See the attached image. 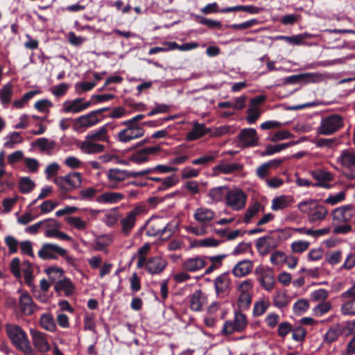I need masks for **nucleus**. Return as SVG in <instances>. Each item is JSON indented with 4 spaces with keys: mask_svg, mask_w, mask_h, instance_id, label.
<instances>
[{
    "mask_svg": "<svg viewBox=\"0 0 355 355\" xmlns=\"http://www.w3.org/2000/svg\"><path fill=\"white\" fill-rule=\"evenodd\" d=\"M260 208L261 204L259 202H255L252 205L249 206L245 213L243 222L249 223L250 219L257 214Z\"/></svg>",
    "mask_w": 355,
    "mask_h": 355,
    "instance_id": "50",
    "label": "nucleus"
},
{
    "mask_svg": "<svg viewBox=\"0 0 355 355\" xmlns=\"http://www.w3.org/2000/svg\"><path fill=\"white\" fill-rule=\"evenodd\" d=\"M297 208L302 213L307 214L309 222L312 223L321 222L328 214L327 209L314 200L302 201L297 205Z\"/></svg>",
    "mask_w": 355,
    "mask_h": 355,
    "instance_id": "2",
    "label": "nucleus"
},
{
    "mask_svg": "<svg viewBox=\"0 0 355 355\" xmlns=\"http://www.w3.org/2000/svg\"><path fill=\"white\" fill-rule=\"evenodd\" d=\"M195 17L196 19H199L198 22L200 24L205 25L209 28L220 29L222 27V24H221L220 21H219L207 19V18H205L200 15H195Z\"/></svg>",
    "mask_w": 355,
    "mask_h": 355,
    "instance_id": "52",
    "label": "nucleus"
},
{
    "mask_svg": "<svg viewBox=\"0 0 355 355\" xmlns=\"http://www.w3.org/2000/svg\"><path fill=\"white\" fill-rule=\"evenodd\" d=\"M162 228V222L159 219H152L147 224L146 235L149 236L161 235Z\"/></svg>",
    "mask_w": 355,
    "mask_h": 355,
    "instance_id": "33",
    "label": "nucleus"
},
{
    "mask_svg": "<svg viewBox=\"0 0 355 355\" xmlns=\"http://www.w3.org/2000/svg\"><path fill=\"white\" fill-rule=\"evenodd\" d=\"M108 124L104 125L101 127L99 129L92 131L89 134H88L85 139L87 140H91L93 141H109V135H108Z\"/></svg>",
    "mask_w": 355,
    "mask_h": 355,
    "instance_id": "27",
    "label": "nucleus"
},
{
    "mask_svg": "<svg viewBox=\"0 0 355 355\" xmlns=\"http://www.w3.org/2000/svg\"><path fill=\"white\" fill-rule=\"evenodd\" d=\"M216 157V152H209L208 154L202 156L199 158L193 159L191 163L193 165H201V166H207L210 163L214 162Z\"/></svg>",
    "mask_w": 355,
    "mask_h": 355,
    "instance_id": "43",
    "label": "nucleus"
},
{
    "mask_svg": "<svg viewBox=\"0 0 355 355\" xmlns=\"http://www.w3.org/2000/svg\"><path fill=\"white\" fill-rule=\"evenodd\" d=\"M231 279L228 272H224L218 276L214 280V286L218 295H225L230 288Z\"/></svg>",
    "mask_w": 355,
    "mask_h": 355,
    "instance_id": "20",
    "label": "nucleus"
},
{
    "mask_svg": "<svg viewBox=\"0 0 355 355\" xmlns=\"http://www.w3.org/2000/svg\"><path fill=\"white\" fill-rule=\"evenodd\" d=\"M332 309L331 302L329 301H324L318 303L313 309V313L315 316L320 317L328 313Z\"/></svg>",
    "mask_w": 355,
    "mask_h": 355,
    "instance_id": "40",
    "label": "nucleus"
},
{
    "mask_svg": "<svg viewBox=\"0 0 355 355\" xmlns=\"http://www.w3.org/2000/svg\"><path fill=\"white\" fill-rule=\"evenodd\" d=\"M344 125L343 120L339 114H331L321 119L320 125L316 129L318 135H331L339 130Z\"/></svg>",
    "mask_w": 355,
    "mask_h": 355,
    "instance_id": "4",
    "label": "nucleus"
},
{
    "mask_svg": "<svg viewBox=\"0 0 355 355\" xmlns=\"http://www.w3.org/2000/svg\"><path fill=\"white\" fill-rule=\"evenodd\" d=\"M292 201L293 200L291 196L282 195L272 200L271 209L274 211L284 209L288 207Z\"/></svg>",
    "mask_w": 355,
    "mask_h": 355,
    "instance_id": "32",
    "label": "nucleus"
},
{
    "mask_svg": "<svg viewBox=\"0 0 355 355\" xmlns=\"http://www.w3.org/2000/svg\"><path fill=\"white\" fill-rule=\"evenodd\" d=\"M65 256L66 250L55 244H44L38 252V256L42 259H56L55 254Z\"/></svg>",
    "mask_w": 355,
    "mask_h": 355,
    "instance_id": "16",
    "label": "nucleus"
},
{
    "mask_svg": "<svg viewBox=\"0 0 355 355\" xmlns=\"http://www.w3.org/2000/svg\"><path fill=\"white\" fill-rule=\"evenodd\" d=\"M329 296V292L324 289L320 288L313 291L310 295V300L314 302H322L326 301Z\"/></svg>",
    "mask_w": 355,
    "mask_h": 355,
    "instance_id": "45",
    "label": "nucleus"
},
{
    "mask_svg": "<svg viewBox=\"0 0 355 355\" xmlns=\"http://www.w3.org/2000/svg\"><path fill=\"white\" fill-rule=\"evenodd\" d=\"M162 230L161 233V237L162 239H167L170 238L177 229V226L173 223H167L164 225L162 223Z\"/></svg>",
    "mask_w": 355,
    "mask_h": 355,
    "instance_id": "61",
    "label": "nucleus"
},
{
    "mask_svg": "<svg viewBox=\"0 0 355 355\" xmlns=\"http://www.w3.org/2000/svg\"><path fill=\"white\" fill-rule=\"evenodd\" d=\"M25 282L29 286H33V267L30 261H24L21 266Z\"/></svg>",
    "mask_w": 355,
    "mask_h": 355,
    "instance_id": "41",
    "label": "nucleus"
},
{
    "mask_svg": "<svg viewBox=\"0 0 355 355\" xmlns=\"http://www.w3.org/2000/svg\"><path fill=\"white\" fill-rule=\"evenodd\" d=\"M347 298L348 300L341 306V313L345 315H355V298Z\"/></svg>",
    "mask_w": 355,
    "mask_h": 355,
    "instance_id": "44",
    "label": "nucleus"
},
{
    "mask_svg": "<svg viewBox=\"0 0 355 355\" xmlns=\"http://www.w3.org/2000/svg\"><path fill=\"white\" fill-rule=\"evenodd\" d=\"M269 302L265 300H259L255 302L253 309V313L256 316L263 315L269 307Z\"/></svg>",
    "mask_w": 355,
    "mask_h": 355,
    "instance_id": "54",
    "label": "nucleus"
},
{
    "mask_svg": "<svg viewBox=\"0 0 355 355\" xmlns=\"http://www.w3.org/2000/svg\"><path fill=\"white\" fill-rule=\"evenodd\" d=\"M310 243L306 241H296L291 244V248L293 253H302L309 247Z\"/></svg>",
    "mask_w": 355,
    "mask_h": 355,
    "instance_id": "51",
    "label": "nucleus"
},
{
    "mask_svg": "<svg viewBox=\"0 0 355 355\" xmlns=\"http://www.w3.org/2000/svg\"><path fill=\"white\" fill-rule=\"evenodd\" d=\"M40 324L44 329L49 331H55L56 329V324L55 323L53 317L50 313H44L40 318Z\"/></svg>",
    "mask_w": 355,
    "mask_h": 355,
    "instance_id": "37",
    "label": "nucleus"
},
{
    "mask_svg": "<svg viewBox=\"0 0 355 355\" xmlns=\"http://www.w3.org/2000/svg\"><path fill=\"white\" fill-rule=\"evenodd\" d=\"M282 241V235L279 231H274L269 235L261 237L256 241L255 246L261 256L268 254L277 248Z\"/></svg>",
    "mask_w": 355,
    "mask_h": 355,
    "instance_id": "3",
    "label": "nucleus"
},
{
    "mask_svg": "<svg viewBox=\"0 0 355 355\" xmlns=\"http://www.w3.org/2000/svg\"><path fill=\"white\" fill-rule=\"evenodd\" d=\"M227 191L228 188L225 186L214 187L209 190L208 197L211 199V202H218L225 198Z\"/></svg>",
    "mask_w": 355,
    "mask_h": 355,
    "instance_id": "31",
    "label": "nucleus"
},
{
    "mask_svg": "<svg viewBox=\"0 0 355 355\" xmlns=\"http://www.w3.org/2000/svg\"><path fill=\"white\" fill-rule=\"evenodd\" d=\"M207 225H200L199 226H188L186 230L188 232H190L196 236H203L207 233Z\"/></svg>",
    "mask_w": 355,
    "mask_h": 355,
    "instance_id": "62",
    "label": "nucleus"
},
{
    "mask_svg": "<svg viewBox=\"0 0 355 355\" xmlns=\"http://www.w3.org/2000/svg\"><path fill=\"white\" fill-rule=\"evenodd\" d=\"M6 333L12 344L26 355H35L26 332L18 325L8 324L6 326Z\"/></svg>",
    "mask_w": 355,
    "mask_h": 355,
    "instance_id": "1",
    "label": "nucleus"
},
{
    "mask_svg": "<svg viewBox=\"0 0 355 355\" xmlns=\"http://www.w3.org/2000/svg\"><path fill=\"white\" fill-rule=\"evenodd\" d=\"M100 121L98 116L95 115V112L93 111L89 114L79 116L76 120V125L78 128H89Z\"/></svg>",
    "mask_w": 355,
    "mask_h": 355,
    "instance_id": "26",
    "label": "nucleus"
},
{
    "mask_svg": "<svg viewBox=\"0 0 355 355\" xmlns=\"http://www.w3.org/2000/svg\"><path fill=\"white\" fill-rule=\"evenodd\" d=\"M45 272L53 283L55 284L58 280L62 279L63 270L60 268L50 267Z\"/></svg>",
    "mask_w": 355,
    "mask_h": 355,
    "instance_id": "48",
    "label": "nucleus"
},
{
    "mask_svg": "<svg viewBox=\"0 0 355 355\" xmlns=\"http://www.w3.org/2000/svg\"><path fill=\"white\" fill-rule=\"evenodd\" d=\"M343 333V327L340 324H337L330 327L324 335V339L328 343H331L337 340L340 335Z\"/></svg>",
    "mask_w": 355,
    "mask_h": 355,
    "instance_id": "35",
    "label": "nucleus"
},
{
    "mask_svg": "<svg viewBox=\"0 0 355 355\" xmlns=\"http://www.w3.org/2000/svg\"><path fill=\"white\" fill-rule=\"evenodd\" d=\"M146 207L143 205H137L132 209L126 213L120 220L121 233L127 236L130 235L135 228L137 218L145 213Z\"/></svg>",
    "mask_w": 355,
    "mask_h": 355,
    "instance_id": "6",
    "label": "nucleus"
},
{
    "mask_svg": "<svg viewBox=\"0 0 355 355\" xmlns=\"http://www.w3.org/2000/svg\"><path fill=\"white\" fill-rule=\"evenodd\" d=\"M354 216L353 208L351 205L342 206L336 208L332 211L333 220L337 223H348Z\"/></svg>",
    "mask_w": 355,
    "mask_h": 355,
    "instance_id": "14",
    "label": "nucleus"
},
{
    "mask_svg": "<svg viewBox=\"0 0 355 355\" xmlns=\"http://www.w3.org/2000/svg\"><path fill=\"white\" fill-rule=\"evenodd\" d=\"M234 323V327H236V331H243L247 324L246 317L244 314L241 313H236L234 320L233 321Z\"/></svg>",
    "mask_w": 355,
    "mask_h": 355,
    "instance_id": "55",
    "label": "nucleus"
},
{
    "mask_svg": "<svg viewBox=\"0 0 355 355\" xmlns=\"http://www.w3.org/2000/svg\"><path fill=\"white\" fill-rule=\"evenodd\" d=\"M246 199L245 193L238 188L228 191L225 196L227 206L235 211L241 210L245 207Z\"/></svg>",
    "mask_w": 355,
    "mask_h": 355,
    "instance_id": "8",
    "label": "nucleus"
},
{
    "mask_svg": "<svg viewBox=\"0 0 355 355\" xmlns=\"http://www.w3.org/2000/svg\"><path fill=\"white\" fill-rule=\"evenodd\" d=\"M261 112L257 107H250L248 110V116L246 117V121L249 124H252L256 122V121L259 118Z\"/></svg>",
    "mask_w": 355,
    "mask_h": 355,
    "instance_id": "59",
    "label": "nucleus"
},
{
    "mask_svg": "<svg viewBox=\"0 0 355 355\" xmlns=\"http://www.w3.org/2000/svg\"><path fill=\"white\" fill-rule=\"evenodd\" d=\"M53 182L58 187L62 193H66L81 186V175L78 172L69 173L65 176L55 178Z\"/></svg>",
    "mask_w": 355,
    "mask_h": 355,
    "instance_id": "5",
    "label": "nucleus"
},
{
    "mask_svg": "<svg viewBox=\"0 0 355 355\" xmlns=\"http://www.w3.org/2000/svg\"><path fill=\"white\" fill-rule=\"evenodd\" d=\"M252 302L251 293L239 294L238 298V305L241 309L246 310L249 309Z\"/></svg>",
    "mask_w": 355,
    "mask_h": 355,
    "instance_id": "56",
    "label": "nucleus"
},
{
    "mask_svg": "<svg viewBox=\"0 0 355 355\" xmlns=\"http://www.w3.org/2000/svg\"><path fill=\"white\" fill-rule=\"evenodd\" d=\"M35 187V183L28 177L20 178L19 181V189L22 193H28L32 191Z\"/></svg>",
    "mask_w": 355,
    "mask_h": 355,
    "instance_id": "39",
    "label": "nucleus"
},
{
    "mask_svg": "<svg viewBox=\"0 0 355 355\" xmlns=\"http://www.w3.org/2000/svg\"><path fill=\"white\" fill-rule=\"evenodd\" d=\"M91 105V101L84 102L83 98H76L65 101L62 110L64 112L78 113L87 109Z\"/></svg>",
    "mask_w": 355,
    "mask_h": 355,
    "instance_id": "17",
    "label": "nucleus"
},
{
    "mask_svg": "<svg viewBox=\"0 0 355 355\" xmlns=\"http://www.w3.org/2000/svg\"><path fill=\"white\" fill-rule=\"evenodd\" d=\"M54 289L58 293L62 292L64 296L68 297L74 293L76 287L71 279L63 278L55 283Z\"/></svg>",
    "mask_w": 355,
    "mask_h": 355,
    "instance_id": "23",
    "label": "nucleus"
},
{
    "mask_svg": "<svg viewBox=\"0 0 355 355\" xmlns=\"http://www.w3.org/2000/svg\"><path fill=\"white\" fill-rule=\"evenodd\" d=\"M6 141L4 144V146L8 148H12L17 144H20L23 141V138L20 134L17 132H14L10 134L6 137Z\"/></svg>",
    "mask_w": 355,
    "mask_h": 355,
    "instance_id": "47",
    "label": "nucleus"
},
{
    "mask_svg": "<svg viewBox=\"0 0 355 355\" xmlns=\"http://www.w3.org/2000/svg\"><path fill=\"white\" fill-rule=\"evenodd\" d=\"M12 85L10 83L4 85L0 89V101L3 105L10 103L13 94Z\"/></svg>",
    "mask_w": 355,
    "mask_h": 355,
    "instance_id": "36",
    "label": "nucleus"
},
{
    "mask_svg": "<svg viewBox=\"0 0 355 355\" xmlns=\"http://www.w3.org/2000/svg\"><path fill=\"white\" fill-rule=\"evenodd\" d=\"M30 334L35 348L40 352L44 353L50 349V345L46 334L33 329L30 330Z\"/></svg>",
    "mask_w": 355,
    "mask_h": 355,
    "instance_id": "12",
    "label": "nucleus"
},
{
    "mask_svg": "<svg viewBox=\"0 0 355 355\" xmlns=\"http://www.w3.org/2000/svg\"><path fill=\"white\" fill-rule=\"evenodd\" d=\"M163 45L164 47L156 46L151 48L148 51V54L152 55L159 52L175 50L178 46V44L175 42H165L163 43Z\"/></svg>",
    "mask_w": 355,
    "mask_h": 355,
    "instance_id": "49",
    "label": "nucleus"
},
{
    "mask_svg": "<svg viewBox=\"0 0 355 355\" xmlns=\"http://www.w3.org/2000/svg\"><path fill=\"white\" fill-rule=\"evenodd\" d=\"M288 303V298L283 291H277L273 297V304L277 308H283Z\"/></svg>",
    "mask_w": 355,
    "mask_h": 355,
    "instance_id": "42",
    "label": "nucleus"
},
{
    "mask_svg": "<svg viewBox=\"0 0 355 355\" xmlns=\"http://www.w3.org/2000/svg\"><path fill=\"white\" fill-rule=\"evenodd\" d=\"M237 138L239 146L242 148L256 146L259 143V137L256 130L254 128L242 129Z\"/></svg>",
    "mask_w": 355,
    "mask_h": 355,
    "instance_id": "10",
    "label": "nucleus"
},
{
    "mask_svg": "<svg viewBox=\"0 0 355 355\" xmlns=\"http://www.w3.org/2000/svg\"><path fill=\"white\" fill-rule=\"evenodd\" d=\"M313 37V35L304 33L294 36H288V38H286V42L295 45L304 44V40L311 39Z\"/></svg>",
    "mask_w": 355,
    "mask_h": 355,
    "instance_id": "46",
    "label": "nucleus"
},
{
    "mask_svg": "<svg viewBox=\"0 0 355 355\" xmlns=\"http://www.w3.org/2000/svg\"><path fill=\"white\" fill-rule=\"evenodd\" d=\"M207 265V256H195L186 259L182 264V268L187 272H195L204 268Z\"/></svg>",
    "mask_w": 355,
    "mask_h": 355,
    "instance_id": "11",
    "label": "nucleus"
},
{
    "mask_svg": "<svg viewBox=\"0 0 355 355\" xmlns=\"http://www.w3.org/2000/svg\"><path fill=\"white\" fill-rule=\"evenodd\" d=\"M107 178L109 188L116 189L119 182L130 178V171L119 168H111L107 172Z\"/></svg>",
    "mask_w": 355,
    "mask_h": 355,
    "instance_id": "13",
    "label": "nucleus"
},
{
    "mask_svg": "<svg viewBox=\"0 0 355 355\" xmlns=\"http://www.w3.org/2000/svg\"><path fill=\"white\" fill-rule=\"evenodd\" d=\"M243 168V166L242 164L237 163H227L225 162H221L214 168L215 170L218 171L223 174H230L235 171H241Z\"/></svg>",
    "mask_w": 355,
    "mask_h": 355,
    "instance_id": "30",
    "label": "nucleus"
},
{
    "mask_svg": "<svg viewBox=\"0 0 355 355\" xmlns=\"http://www.w3.org/2000/svg\"><path fill=\"white\" fill-rule=\"evenodd\" d=\"M34 145L37 146L41 150V151L50 153L51 151L55 148V144L53 141L42 137L37 139L35 141Z\"/></svg>",
    "mask_w": 355,
    "mask_h": 355,
    "instance_id": "38",
    "label": "nucleus"
},
{
    "mask_svg": "<svg viewBox=\"0 0 355 355\" xmlns=\"http://www.w3.org/2000/svg\"><path fill=\"white\" fill-rule=\"evenodd\" d=\"M311 176L316 180L329 182L332 180L333 176L331 173L322 170L313 171Z\"/></svg>",
    "mask_w": 355,
    "mask_h": 355,
    "instance_id": "53",
    "label": "nucleus"
},
{
    "mask_svg": "<svg viewBox=\"0 0 355 355\" xmlns=\"http://www.w3.org/2000/svg\"><path fill=\"white\" fill-rule=\"evenodd\" d=\"M208 130L203 123H194L193 128L186 136L187 141H194L201 138L207 133Z\"/></svg>",
    "mask_w": 355,
    "mask_h": 355,
    "instance_id": "29",
    "label": "nucleus"
},
{
    "mask_svg": "<svg viewBox=\"0 0 355 355\" xmlns=\"http://www.w3.org/2000/svg\"><path fill=\"white\" fill-rule=\"evenodd\" d=\"M226 257L225 254H219L216 256H207V260L211 261V264L205 270L206 275L211 274L215 270L222 266L223 260Z\"/></svg>",
    "mask_w": 355,
    "mask_h": 355,
    "instance_id": "34",
    "label": "nucleus"
},
{
    "mask_svg": "<svg viewBox=\"0 0 355 355\" xmlns=\"http://www.w3.org/2000/svg\"><path fill=\"white\" fill-rule=\"evenodd\" d=\"M254 263L251 260L245 259L238 262L232 269L236 277H243L249 275L253 269Z\"/></svg>",
    "mask_w": 355,
    "mask_h": 355,
    "instance_id": "21",
    "label": "nucleus"
},
{
    "mask_svg": "<svg viewBox=\"0 0 355 355\" xmlns=\"http://www.w3.org/2000/svg\"><path fill=\"white\" fill-rule=\"evenodd\" d=\"M189 306L191 310L200 311L207 303V296L201 290H196L189 296Z\"/></svg>",
    "mask_w": 355,
    "mask_h": 355,
    "instance_id": "18",
    "label": "nucleus"
},
{
    "mask_svg": "<svg viewBox=\"0 0 355 355\" xmlns=\"http://www.w3.org/2000/svg\"><path fill=\"white\" fill-rule=\"evenodd\" d=\"M65 220L70 225L73 226V227L79 230H83L86 228V223L81 220L80 218L79 217L69 216L65 218Z\"/></svg>",
    "mask_w": 355,
    "mask_h": 355,
    "instance_id": "57",
    "label": "nucleus"
},
{
    "mask_svg": "<svg viewBox=\"0 0 355 355\" xmlns=\"http://www.w3.org/2000/svg\"><path fill=\"white\" fill-rule=\"evenodd\" d=\"M270 261L273 265H280L287 260V256L284 252L275 251L270 256Z\"/></svg>",
    "mask_w": 355,
    "mask_h": 355,
    "instance_id": "58",
    "label": "nucleus"
},
{
    "mask_svg": "<svg viewBox=\"0 0 355 355\" xmlns=\"http://www.w3.org/2000/svg\"><path fill=\"white\" fill-rule=\"evenodd\" d=\"M80 150L85 154H96L104 150L105 146L102 144L95 143L93 141L87 140L82 141L78 146Z\"/></svg>",
    "mask_w": 355,
    "mask_h": 355,
    "instance_id": "25",
    "label": "nucleus"
},
{
    "mask_svg": "<svg viewBox=\"0 0 355 355\" xmlns=\"http://www.w3.org/2000/svg\"><path fill=\"white\" fill-rule=\"evenodd\" d=\"M309 307V301L305 299L297 300L293 305V311L296 314H302L307 311Z\"/></svg>",
    "mask_w": 355,
    "mask_h": 355,
    "instance_id": "60",
    "label": "nucleus"
},
{
    "mask_svg": "<svg viewBox=\"0 0 355 355\" xmlns=\"http://www.w3.org/2000/svg\"><path fill=\"white\" fill-rule=\"evenodd\" d=\"M214 217L215 212L206 207H200L196 209L193 213V218L199 225L208 226Z\"/></svg>",
    "mask_w": 355,
    "mask_h": 355,
    "instance_id": "15",
    "label": "nucleus"
},
{
    "mask_svg": "<svg viewBox=\"0 0 355 355\" xmlns=\"http://www.w3.org/2000/svg\"><path fill=\"white\" fill-rule=\"evenodd\" d=\"M125 198V195L119 192H105L96 198L99 203H116Z\"/></svg>",
    "mask_w": 355,
    "mask_h": 355,
    "instance_id": "28",
    "label": "nucleus"
},
{
    "mask_svg": "<svg viewBox=\"0 0 355 355\" xmlns=\"http://www.w3.org/2000/svg\"><path fill=\"white\" fill-rule=\"evenodd\" d=\"M167 262L160 257L150 258L146 263V270L151 275L161 273L166 268Z\"/></svg>",
    "mask_w": 355,
    "mask_h": 355,
    "instance_id": "19",
    "label": "nucleus"
},
{
    "mask_svg": "<svg viewBox=\"0 0 355 355\" xmlns=\"http://www.w3.org/2000/svg\"><path fill=\"white\" fill-rule=\"evenodd\" d=\"M293 137V134L286 130H282L275 132L272 137L270 141L272 142H277L284 139H289Z\"/></svg>",
    "mask_w": 355,
    "mask_h": 355,
    "instance_id": "64",
    "label": "nucleus"
},
{
    "mask_svg": "<svg viewBox=\"0 0 355 355\" xmlns=\"http://www.w3.org/2000/svg\"><path fill=\"white\" fill-rule=\"evenodd\" d=\"M5 243L8 248L9 252L15 253L17 251L19 243L18 241L12 236H7L5 238Z\"/></svg>",
    "mask_w": 355,
    "mask_h": 355,
    "instance_id": "63",
    "label": "nucleus"
},
{
    "mask_svg": "<svg viewBox=\"0 0 355 355\" xmlns=\"http://www.w3.org/2000/svg\"><path fill=\"white\" fill-rule=\"evenodd\" d=\"M125 128L121 130L117 135V139L121 143H128L139 139L144 135L145 130L141 125H123Z\"/></svg>",
    "mask_w": 355,
    "mask_h": 355,
    "instance_id": "7",
    "label": "nucleus"
},
{
    "mask_svg": "<svg viewBox=\"0 0 355 355\" xmlns=\"http://www.w3.org/2000/svg\"><path fill=\"white\" fill-rule=\"evenodd\" d=\"M254 272L259 275V282L265 290L270 291L274 288L275 279L274 272L272 269L259 266L255 269Z\"/></svg>",
    "mask_w": 355,
    "mask_h": 355,
    "instance_id": "9",
    "label": "nucleus"
},
{
    "mask_svg": "<svg viewBox=\"0 0 355 355\" xmlns=\"http://www.w3.org/2000/svg\"><path fill=\"white\" fill-rule=\"evenodd\" d=\"M19 306L21 311L27 315H31L36 309L31 297L28 293H24L19 297Z\"/></svg>",
    "mask_w": 355,
    "mask_h": 355,
    "instance_id": "24",
    "label": "nucleus"
},
{
    "mask_svg": "<svg viewBox=\"0 0 355 355\" xmlns=\"http://www.w3.org/2000/svg\"><path fill=\"white\" fill-rule=\"evenodd\" d=\"M337 162L342 166L353 169L355 168V153L352 150L346 149L341 151L337 158Z\"/></svg>",
    "mask_w": 355,
    "mask_h": 355,
    "instance_id": "22",
    "label": "nucleus"
}]
</instances>
